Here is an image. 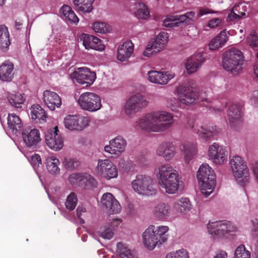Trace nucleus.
I'll use <instances>...</instances> for the list:
<instances>
[{
    "instance_id": "obj_32",
    "label": "nucleus",
    "mask_w": 258,
    "mask_h": 258,
    "mask_svg": "<svg viewBox=\"0 0 258 258\" xmlns=\"http://www.w3.org/2000/svg\"><path fill=\"white\" fill-rule=\"evenodd\" d=\"M168 38V34L164 32H160L156 36L155 40L152 43L156 52H159L165 48Z\"/></svg>"
},
{
    "instance_id": "obj_63",
    "label": "nucleus",
    "mask_w": 258,
    "mask_h": 258,
    "mask_svg": "<svg viewBox=\"0 0 258 258\" xmlns=\"http://www.w3.org/2000/svg\"><path fill=\"white\" fill-rule=\"evenodd\" d=\"M15 27L16 29L18 30H21L23 27V23L22 21L20 20H16L15 22Z\"/></svg>"
},
{
    "instance_id": "obj_11",
    "label": "nucleus",
    "mask_w": 258,
    "mask_h": 258,
    "mask_svg": "<svg viewBox=\"0 0 258 258\" xmlns=\"http://www.w3.org/2000/svg\"><path fill=\"white\" fill-rule=\"evenodd\" d=\"M148 102L146 97L141 93L131 96L126 102L124 110L126 114H134L147 106Z\"/></svg>"
},
{
    "instance_id": "obj_6",
    "label": "nucleus",
    "mask_w": 258,
    "mask_h": 258,
    "mask_svg": "<svg viewBox=\"0 0 258 258\" xmlns=\"http://www.w3.org/2000/svg\"><path fill=\"white\" fill-rule=\"evenodd\" d=\"M131 185L134 190L140 195L151 196L155 195L157 192L153 179L148 175H137L136 178L132 181Z\"/></svg>"
},
{
    "instance_id": "obj_51",
    "label": "nucleus",
    "mask_w": 258,
    "mask_h": 258,
    "mask_svg": "<svg viewBox=\"0 0 258 258\" xmlns=\"http://www.w3.org/2000/svg\"><path fill=\"white\" fill-rule=\"evenodd\" d=\"M238 8H239L238 6H235L233 8L228 16V19L229 21L239 19L242 17L245 16V14L244 13H240V15L236 13V12L238 11Z\"/></svg>"
},
{
    "instance_id": "obj_45",
    "label": "nucleus",
    "mask_w": 258,
    "mask_h": 258,
    "mask_svg": "<svg viewBox=\"0 0 258 258\" xmlns=\"http://www.w3.org/2000/svg\"><path fill=\"white\" fill-rule=\"evenodd\" d=\"M78 202L77 196L74 192H71L67 197L65 205L69 211L73 210L76 207Z\"/></svg>"
},
{
    "instance_id": "obj_12",
    "label": "nucleus",
    "mask_w": 258,
    "mask_h": 258,
    "mask_svg": "<svg viewBox=\"0 0 258 258\" xmlns=\"http://www.w3.org/2000/svg\"><path fill=\"white\" fill-rule=\"evenodd\" d=\"M100 203L102 208L108 214H118L121 211L120 203L110 192H106L102 195Z\"/></svg>"
},
{
    "instance_id": "obj_10",
    "label": "nucleus",
    "mask_w": 258,
    "mask_h": 258,
    "mask_svg": "<svg viewBox=\"0 0 258 258\" xmlns=\"http://www.w3.org/2000/svg\"><path fill=\"white\" fill-rule=\"evenodd\" d=\"M96 171L99 175L107 180L116 178L118 175L116 166L108 159L99 160Z\"/></svg>"
},
{
    "instance_id": "obj_28",
    "label": "nucleus",
    "mask_w": 258,
    "mask_h": 258,
    "mask_svg": "<svg viewBox=\"0 0 258 258\" xmlns=\"http://www.w3.org/2000/svg\"><path fill=\"white\" fill-rule=\"evenodd\" d=\"M226 30L222 31L217 36L212 39L209 44V48L211 50H216L222 47L228 41Z\"/></svg>"
},
{
    "instance_id": "obj_5",
    "label": "nucleus",
    "mask_w": 258,
    "mask_h": 258,
    "mask_svg": "<svg viewBox=\"0 0 258 258\" xmlns=\"http://www.w3.org/2000/svg\"><path fill=\"white\" fill-rule=\"evenodd\" d=\"M244 61V57L243 53L236 48L228 50L223 55V67L228 72L238 73L242 70Z\"/></svg>"
},
{
    "instance_id": "obj_41",
    "label": "nucleus",
    "mask_w": 258,
    "mask_h": 258,
    "mask_svg": "<svg viewBox=\"0 0 258 258\" xmlns=\"http://www.w3.org/2000/svg\"><path fill=\"white\" fill-rule=\"evenodd\" d=\"M196 13L194 12H188L184 15L176 16L178 26L182 23L188 24L190 22L194 21Z\"/></svg>"
},
{
    "instance_id": "obj_26",
    "label": "nucleus",
    "mask_w": 258,
    "mask_h": 258,
    "mask_svg": "<svg viewBox=\"0 0 258 258\" xmlns=\"http://www.w3.org/2000/svg\"><path fill=\"white\" fill-rule=\"evenodd\" d=\"M22 138L26 146L29 147L36 146L41 141L39 131L36 129L23 132Z\"/></svg>"
},
{
    "instance_id": "obj_57",
    "label": "nucleus",
    "mask_w": 258,
    "mask_h": 258,
    "mask_svg": "<svg viewBox=\"0 0 258 258\" xmlns=\"http://www.w3.org/2000/svg\"><path fill=\"white\" fill-rule=\"evenodd\" d=\"M156 52H157L155 51L154 48L153 47V44L151 43L148 45L146 49L143 53V55L145 56L149 57L154 53Z\"/></svg>"
},
{
    "instance_id": "obj_38",
    "label": "nucleus",
    "mask_w": 258,
    "mask_h": 258,
    "mask_svg": "<svg viewBox=\"0 0 258 258\" xmlns=\"http://www.w3.org/2000/svg\"><path fill=\"white\" fill-rule=\"evenodd\" d=\"M8 99L11 105L16 108H21L25 101L24 96L20 93H12L9 95Z\"/></svg>"
},
{
    "instance_id": "obj_23",
    "label": "nucleus",
    "mask_w": 258,
    "mask_h": 258,
    "mask_svg": "<svg viewBox=\"0 0 258 258\" xmlns=\"http://www.w3.org/2000/svg\"><path fill=\"white\" fill-rule=\"evenodd\" d=\"M134 44L131 41H126L118 47L117 58L120 61H125L132 55Z\"/></svg>"
},
{
    "instance_id": "obj_47",
    "label": "nucleus",
    "mask_w": 258,
    "mask_h": 258,
    "mask_svg": "<svg viewBox=\"0 0 258 258\" xmlns=\"http://www.w3.org/2000/svg\"><path fill=\"white\" fill-rule=\"evenodd\" d=\"M196 132L199 136L203 139H208L213 136L214 132L213 131L207 130L203 126H200Z\"/></svg>"
},
{
    "instance_id": "obj_60",
    "label": "nucleus",
    "mask_w": 258,
    "mask_h": 258,
    "mask_svg": "<svg viewBox=\"0 0 258 258\" xmlns=\"http://www.w3.org/2000/svg\"><path fill=\"white\" fill-rule=\"evenodd\" d=\"M228 254L227 253L223 250H220L216 253L214 258H227Z\"/></svg>"
},
{
    "instance_id": "obj_13",
    "label": "nucleus",
    "mask_w": 258,
    "mask_h": 258,
    "mask_svg": "<svg viewBox=\"0 0 258 258\" xmlns=\"http://www.w3.org/2000/svg\"><path fill=\"white\" fill-rule=\"evenodd\" d=\"M89 120L87 117L80 115H67L63 123L67 128L74 131H82L89 125Z\"/></svg>"
},
{
    "instance_id": "obj_62",
    "label": "nucleus",
    "mask_w": 258,
    "mask_h": 258,
    "mask_svg": "<svg viewBox=\"0 0 258 258\" xmlns=\"http://www.w3.org/2000/svg\"><path fill=\"white\" fill-rule=\"evenodd\" d=\"M214 13L213 11H211V10H210L208 8H202V9H201L200 10H199V15L200 16H203L204 15H206V14H209V13Z\"/></svg>"
},
{
    "instance_id": "obj_37",
    "label": "nucleus",
    "mask_w": 258,
    "mask_h": 258,
    "mask_svg": "<svg viewBox=\"0 0 258 258\" xmlns=\"http://www.w3.org/2000/svg\"><path fill=\"white\" fill-rule=\"evenodd\" d=\"M31 117L33 120L38 119L44 120L46 113L44 110L38 104L33 105L31 108Z\"/></svg>"
},
{
    "instance_id": "obj_56",
    "label": "nucleus",
    "mask_w": 258,
    "mask_h": 258,
    "mask_svg": "<svg viewBox=\"0 0 258 258\" xmlns=\"http://www.w3.org/2000/svg\"><path fill=\"white\" fill-rule=\"evenodd\" d=\"M222 23V19L220 18H214L210 20L207 26L210 28H215L218 27Z\"/></svg>"
},
{
    "instance_id": "obj_54",
    "label": "nucleus",
    "mask_w": 258,
    "mask_h": 258,
    "mask_svg": "<svg viewBox=\"0 0 258 258\" xmlns=\"http://www.w3.org/2000/svg\"><path fill=\"white\" fill-rule=\"evenodd\" d=\"M31 163L34 168H37L41 164L40 156L38 154H34L31 157Z\"/></svg>"
},
{
    "instance_id": "obj_61",
    "label": "nucleus",
    "mask_w": 258,
    "mask_h": 258,
    "mask_svg": "<svg viewBox=\"0 0 258 258\" xmlns=\"http://www.w3.org/2000/svg\"><path fill=\"white\" fill-rule=\"evenodd\" d=\"M86 212V208L82 205H80L77 209V215L78 217L81 216L83 213Z\"/></svg>"
},
{
    "instance_id": "obj_16",
    "label": "nucleus",
    "mask_w": 258,
    "mask_h": 258,
    "mask_svg": "<svg viewBox=\"0 0 258 258\" xmlns=\"http://www.w3.org/2000/svg\"><path fill=\"white\" fill-rule=\"evenodd\" d=\"M226 152L222 146L214 143L209 146L208 156L216 164H222L226 161Z\"/></svg>"
},
{
    "instance_id": "obj_33",
    "label": "nucleus",
    "mask_w": 258,
    "mask_h": 258,
    "mask_svg": "<svg viewBox=\"0 0 258 258\" xmlns=\"http://www.w3.org/2000/svg\"><path fill=\"white\" fill-rule=\"evenodd\" d=\"M116 247V252L120 258H139L134 251L122 243H117Z\"/></svg>"
},
{
    "instance_id": "obj_4",
    "label": "nucleus",
    "mask_w": 258,
    "mask_h": 258,
    "mask_svg": "<svg viewBox=\"0 0 258 258\" xmlns=\"http://www.w3.org/2000/svg\"><path fill=\"white\" fill-rule=\"evenodd\" d=\"M200 188L205 197L213 192L216 185L215 175L213 170L207 164H203L197 173Z\"/></svg>"
},
{
    "instance_id": "obj_43",
    "label": "nucleus",
    "mask_w": 258,
    "mask_h": 258,
    "mask_svg": "<svg viewBox=\"0 0 258 258\" xmlns=\"http://www.w3.org/2000/svg\"><path fill=\"white\" fill-rule=\"evenodd\" d=\"M84 174L73 173L68 177L70 183L73 185H84Z\"/></svg>"
},
{
    "instance_id": "obj_14",
    "label": "nucleus",
    "mask_w": 258,
    "mask_h": 258,
    "mask_svg": "<svg viewBox=\"0 0 258 258\" xmlns=\"http://www.w3.org/2000/svg\"><path fill=\"white\" fill-rule=\"evenodd\" d=\"M59 132L57 126L53 129L48 130L45 133V142L46 145L54 151L60 150L63 145L62 138L58 135Z\"/></svg>"
},
{
    "instance_id": "obj_53",
    "label": "nucleus",
    "mask_w": 258,
    "mask_h": 258,
    "mask_svg": "<svg viewBox=\"0 0 258 258\" xmlns=\"http://www.w3.org/2000/svg\"><path fill=\"white\" fill-rule=\"evenodd\" d=\"M247 41L250 46L256 47L258 46V36L254 34H251L247 37Z\"/></svg>"
},
{
    "instance_id": "obj_40",
    "label": "nucleus",
    "mask_w": 258,
    "mask_h": 258,
    "mask_svg": "<svg viewBox=\"0 0 258 258\" xmlns=\"http://www.w3.org/2000/svg\"><path fill=\"white\" fill-rule=\"evenodd\" d=\"M47 169L51 174H56L59 172V168L58 167L59 160L52 157H49L46 160Z\"/></svg>"
},
{
    "instance_id": "obj_27",
    "label": "nucleus",
    "mask_w": 258,
    "mask_h": 258,
    "mask_svg": "<svg viewBox=\"0 0 258 258\" xmlns=\"http://www.w3.org/2000/svg\"><path fill=\"white\" fill-rule=\"evenodd\" d=\"M242 105L239 103H233L228 110V116L230 123L232 124L240 120L242 116Z\"/></svg>"
},
{
    "instance_id": "obj_55",
    "label": "nucleus",
    "mask_w": 258,
    "mask_h": 258,
    "mask_svg": "<svg viewBox=\"0 0 258 258\" xmlns=\"http://www.w3.org/2000/svg\"><path fill=\"white\" fill-rule=\"evenodd\" d=\"M66 20L69 21L71 23L77 24L79 22V19L72 9L69 16H67Z\"/></svg>"
},
{
    "instance_id": "obj_1",
    "label": "nucleus",
    "mask_w": 258,
    "mask_h": 258,
    "mask_svg": "<svg viewBox=\"0 0 258 258\" xmlns=\"http://www.w3.org/2000/svg\"><path fill=\"white\" fill-rule=\"evenodd\" d=\"M173 123V115L170 113L161 111L147 114L140 119L139 125L143 130L159 132L168 129Z\"/></svg>"
},
{
    "instance_id": "obj_58",
    "label": "nucleus",
    "mask_w": 258,
    "mask_h": 258,
    "mask_svg": "<svg viewBox=\"0 0 258 258\" xmlns=\"http://www.w3.org/2000/svg\"><path fill=\"white\" fill-rule=\"evenodd\" d=\"M71 9L72 8L68 5H64L61 7L60 11L65 19L67 18V16H69Z\"/></svg>"
},
{
    "instance_id": "obj_44",
    "label": "nucleus",
    "mask_w": 258,
    "mask_h": 258,
    "mask_svg": "<svg viewBox=\"0 0 258 258\" xmlns=\"http://www.w3.org/2000/svg\"><path fill=\"white\" fill-rule=\"evenodd\" d=\"M92 27L94 31L97 33H105L109 32L110 30L109 25L100 22H95Z\"/></svg>"
},
{
    "instance_id": "obj_49",
    "label": "nucleus",
    "mask_w": 258,
    "mask_h": 258,
    "mask_svg": "<svg viewBox=\"0 0 258 258\" xmlns=\"http://www.w3.org/2000/svg\"><path fill=\"white\" fill-rule=\"evenodd\" d=\"M176 16H170L165 19L163 23V25L166 27H178Z\"/></svg>"
},
{
    "instance_id": "obj_17",
    "label": "nucleus",
    "mask_w": 258,
    "mask_h": 258,
    "mask_svg": "<svg viewBox=\"0 0 258 258\" xmlns=\"http://www.w3.org/2000/svg\"><path fill=\"white\" fill-rule=\"evenodd\" d=\"M205 61V58L201 53L194 54L186 60L184 66L188 74L197 72Z\"/></svg>"
},
{
    "instance_id": "obj_7",
    "label": "nucleus",
    "mask_w": 258,
    "mask_h": 258,
    "mask_svg": "<svg viewBox=\"0 0 258 258\" xmlns=\"http://www.w3.org/2000/svg\"><path fill=\"white\" fill-rule=\"evenodd\" d=\"M231 169L237 182L241 186H244L248 182V170L245 161L241 157H233L230 161Z\"/></svg>"
},
{
    "instance_id": "obj_20",
    "label": "nucleus",
    "mask_w": 258,
    "mask_h": 258,
    "mask_svg": "<svg viewBox=\"0 0 258 258\" xmlns=\"http://www.w3.org/2000/svg\"><path fill=\"white\" fill-rule=\"evenodd\" d=\"M180 90H181L178 91L179 97L182 103L192 104L197 99L198 95L192 87L188 85L183 86Z\"/></svg>"
},
{
    "instance_id": "obj_46",
    "label": "nucleus",
    "mask_w": 258,
    "mask_h": 258,
    "mask_svg": "<svg viewBox=\"0 0 258 258\" xmlns=\"http://www.w3.org/2000/svg\"><path fill=\"white\" fill-rule=\"evenodd\" d=\"M165 258H189V255L186 250L181 249L168 253Z\"/></svg>"
},
{
    "instance_id": "obj_30",
    "label": "nucleus",
    "mask_w": 258,
    "mask_h": 258,
    "mask_svg": "<svg viewBox=\"0 0 258 258\" xmlns=\"http://www.w3.org/2000/svg\"><path fill=\"white\" fill-rule=\"evenodd\" d=\"M94 0H73L75 9L83 13H89L92 9V3Z\"/></svg>"
},
{
    "instance_id": "obj_9",
    "label": "nucleus",
    "mask_w": 258,
    "mask_h": 258,
    "mask_svg": "<svg viewBox=\"0 0 258 258\" xmlns=\"http://www.w3.org/2000/svg\"><path fill=\"white\" fill-rule=\"evenodd\" d=\"M73 80L86 87L90 86L96 78V73L87 68H79L71 74Z\"/></svg>"
},
{
    "instance_id": "obj_8",
    "label": "nucleus",
    "mask_w": 258,
    "mask_h": 258,
    "mask_svg": "<svg viewBox=\"0 0 258 258\" xmlns=\"http://www.w3.org/2000/svg\"><path fill=\"white\" fill-rule=\"evenodd\" d=\"M78 103L80 108L86 111L95 112L102 107L100 97L92 92H85L80 95Z\"/></svg>"
},
{
    "instance_id": "obj_59",
    "label": "nucleus",
    "mask_w": 258,
    "mask_h": 258,
    "mask_svg": "<svg viewBox=\"0 0 258 258\" xmlns=\"http://www.w3.org/2000/svg\"><path fill=\"white\" fill-rule=\"evenodd\" d=\"M210 224H216V226H227L231 224L230 222L227 221H219L212 222H209L208 225Z\"/></svg>"
},
{
    "instance_id": "obj_21",
    "label": "nucleus",
    "mask_w": 258,
    "mask_h": 258,
    "mask_svg": "<svg viewBox=\"0 0 258 258\" xmlns=\"http://www.w3.org/2000/svg\"><path fill=\"white\" fill-rule=\"evenodd\" d=\"M83 45L87 49H93L98 51H102L105 48V45L102 40L96 37L84 34L82 35Z\"/></svg>"
},
{
    "instance_id": "obj_15",
    "label": "nucleus",
    "mask_w": 258,
    "mask_h": 258,
    "mask_svg": "<svg viewBox=\"0 0 258 258\" xmlns=\"http://www.w3.org/2000/svg\"><path fill=\"white\" fill-rule=\"evenodd\" d=\"M148 80L152 83L161 85H166L175 77V74L170 72L150 71L148 72Z\"/></svg>"
},
{
    "instance_id": "obj_3",
    "label": "nucleus",
    "mask_w": 258,
    "mask_h": 258,
    "mask_svg": "<svg viewBox=\"0 0 258 258\" xmlns=\"http://www.w3.org/2000/svg\"><path fill=\"white\" fill-rule=\"evenodd\" d=\"M168 227H148L142 234V242L149 250L161 245L167 239Z\"/></svg>"
},
{
    "instance_id": "obj_24",
    "label": "nucleus",
    "mask_w": 258,
    "mask_h": 258,
    "mask_svg": "<svg viewBox=\"0 0 258 258\" xmlns=\"http://www.w3.org/2000/svg\"><path fill=\"white\" fill-rule=\"evenodd\" d=\"M208 227L209 234L214 239H218L223 237H228L229 235H234L235 231L234 227Z\"/></svg>"
},
{
    "instance_id": "obj_39",
    "label": "nucleus",
    "mask_w": 258,
    "mask_h": 258,
    "mask_svg": "<svg viewBox=\"0 0 258 258\" xmlns=\"http://www.w3.org/2000/svg\"><path fill=\"white\" fill-rule=\"evenodd\" d=\"M190 201L187 198H182L175 204L176 210L181 213L189 211L190 209Z\"/></svg>"
},
{
    "instance_id": "obj_35",
    "label": "nucleus",
    "mask_w": 258,
    "mask_h": 258,
    "mask_svg": "<svg viewBox=\"0 0 258 258\" xmlns=\"http://www.w3.org/2000/svg\"><path fill=\"white\" fill-rule=\"evenodd\" d=\"M183 148L185 160L188 162L197 153L196 146L193 143L188 142L183 145Z\"/></svg>"
},
{
    "instance_id": "obj_34",
    "label": "nucleus",
    "mask_w": 258,
    "mask_h": 258,
    "mask_svg": "<svg viewBox=\"0 0 258 258\" xmlns=\"http://www.w3.org/2000/svg\"><path fill=\"white\" fill-rule=\"evenodd\" d=\"M8 127L12 132L16 133L22 128V122L20 118L15 114H9L8 117Z\"/></svg>"
},
{
    "instance_id": "obj_18",
    "label": "nucleus",
    "mask_w": 258,
    "mask_h": 258,
    "mask_svg": "<svg viewBox=\"0 0 258 258\" xmlns=\"http://www.w3.org/2000/svg\"><path fill=\"white\" fill-rule=\"evenodd\" d=\"M126 146L125 140L121 137H117L109 142V145L106 146L104 150L111 154L118 155L124 151Z\"/></svg>"
},
{
    "instance_id": "obj_19",
    "label": "nucleus",
    "mask_w": 258,
    "mask_h": 258,
    "mask_svg": "<svg viewBox=\"0 0 258 258\" xmlns=\"http://www.w3.org/2000/svg\"><path fill=\"white\" fill-rule=\"evenodd\" d=\"M43 99L45 104L51 110H54L56 107H59L61 105V100L59 95L49 90L44 91Z\"/></svg>"
},
{
    "instance_id": "obj_50",
    "label": "nucleus",
    "mask_w": 258,
    "mask_h": 258,
    "mask_svg": "<svg viewBox=\"0 0 258 258\" xmlns=\"http://www.w3.org/2000/svg\"><path fill=\"white\" fill-rule=\"evenodd\" d=\"M99 234L103 238L110 239L112 237L113 232L110 227H101Z\"/></svg>"
},
{
    "instance_id": "obj_2",
    "label": "nucleus",
    "mask_w": 258,
    "mask_h": 258,
    "mask_svg": "<svg viewBox=\"0 0 258 258\" xmlns=\"http://www.w3.org/2000/svg\"><path fill=\"white\" fill-rule=\"evenodd\" d=\"M160 186L169 194L176 193L180 186L181 177L178 172L169 164L159 166L156 174Z\"/></svg>"
},
{
    "instance_id": "obj_22",
    "label": "nucleus",
    "mask_w": 258,
    "mask_h": 258,
    "mask_svg": "<svg viewBox=\"0 0 258 258\" xmlns=\"http://www.w3.org/2000/svg\"><path fill=\"white\" fill-rule=\"evenodd\" d=\"M156 154L163 157L166 161H169L175 155V147L171 143H162L156 150Z\"/></svg>"
},
{
    "instance_id": "obj_64",
    "label": "nucleus",
    "mask_w": 258,
    "mask_h": 258,
    "mask_svg": "<svg viewBox=\"0 0 258 258\" xmlns=\"http://www.w3.org/2000/svg\"><path fill=\"white\" fill-rule=\"evenodd\" d=\"M253 171L256 178L258 179V161L253 165Z\"/></svg>"
},
{
    "instance_id": "obj_42",
    "label": "nucleus",
    "mask_w": 258,
    "mask_h": 258,
    "mask_svg": "<svg viewBox=\"0 0 258 258\" xmlns=\"http://www.w3.org/2000/svg\"><path fill=\"white\" fill-rule=\"evenodd\" d=\"M251 254L244 245L238 246L235 249L234 258H250Z\"/></svg>"
},
{
    "instance_id": "obj_29",
    "label": "nucleus",
    "mask_w": 258,
    "mask_h": 258,
    "mask_svg": "<svg viewBox=\"0 0 258 258\" xmlns=\"http://www.w3.org/2000/svg\"><path fill=\"white\" fill-rule=\"evenodd\" d=\"M170 213V206L165 203H159L155 206L153 213L156 218L164 219L169 216Z\"/></svg>"
},
{
    "instance_id": "obj_48",
    "label": "nucleus",
    "mask_w": 258,
    "mask_h": 258,
    "mask_svg": "<svg viewBox=\"0 0 258 258\" xmlns=\"http://www.w3.org/2000/svg\"><path fill=\"white\" fill-rule=\"evenodd\" d=\"M64 167L68 169L72 170L79 167L80 162L74 159L66 158L63 162Z\"/></svg>"
},
{
    "instance_id": "obj_36",
    "label": "nucleus",
    "mask_w": 258,
    "mask_h": 258,
    "mask_svg": "<svg viewBox=\"0 0 258 258\" xmlns=\"http://www.w3.org/2000/svg\"><path fill=\"white\" fill-rule=\"evenodd\" d=\"M135 16L139 19H147L150 16L149 11L146 6L142 3H138L135 5Z\"/></svg>"
},
{
    "instance_id": "obj_31",
    "label": "nucleus",
    "mask_w": 258,
    "mask_h": 258,
    "mask_svg": "<svg viewBox=\"0 0 258 258\" xmlns=\"http://www.w3.org/2000/svg\"><path fill=\"white\" fill-rule=\"evenodd\" d=\"M11 44L10 34L8 28L4 25H0V49L6 51Z\"/></svg>"
},
{
    "instance_id": "obj_25",
    "label": "nucleus",
    "mask_w": 258,
    "mask_h": 258,
    "mask_svg": "<svg viewBox=\"0 0 258 258\" xmlns=\"http://www.w3.org/2000/svg\"><path fill=\"white\" fill-rule=\"evenodd\" d=\"M14 66L9 61H6L0 66V80L3 82H11L14 77Z\"/></svg>"
},
{
    "instance_id": "obj_52",
    "label": "nucleus",
    "mask_w": 258,
    "mask_h": 258,
    "mask_svg": "<svg viewBox=\"0 0 258 258\" xmlns=\"http://www.w3.org/2000/svg\"><path fill=\"white\" fill-rule=\"evenodd\" d=\"M84 185H90L92 186H96V181L92 176L85 173L84 174Z\"/></svg>"
}]
</instances>
